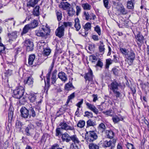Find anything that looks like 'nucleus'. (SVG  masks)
<instances>
[{"label":"nucleus","instance_id":"1","mask_svg":"<svg viewBox=\"0 0 149 149\" xmlns=\"http://www.w3.org/2000/svg\"><path fill=\"white\" fill-rule=\"evenodd\" d=\"M120 85V83L119 82L116 80H114L112 81L111 84L108 85L109 89L112 91L117 98L120 97L121 94L118 91L119 87Z\"/></svg>","mask_w":149,"mask_h":149},{"label":"nucleus","instance_id":"2","mask_svg":"<svg viewBox=\"0 0 149 149\" xmlns=\"http://www.w3.org/2000/svg\"><path fill=\"white\" fill-rule=\"evenodd\" d=\"M50 31V29L46 26L40 27L38 30L35 31L36 35L38 36L44 37L49 35Z\"/></svg>","mask_w":149,"mask_h":149},{"label":"nucleus","instance_id":"3","mask_svg":"<svg viewBox=\"0 0 149 149\" xmlns=\"http://www.w3.org/2000/svg\"><path fill=\"white\" fill-rule=\"evenodd\" d=\"M24 93V90L23 87H17L13 91V97L15 98L19 99L23 96Z\"/></svg>","mask_w":149,"mask_h":149},{"label":"nucleus","instance_id":"4","mask_svg":"<svg viewBox=\"0 0 149 149\" xmlns=\"http://www.w3.org/2000/svg\"><path fill=\"white\" fill-rule=\"evenodd\" d=\"M56 58V56L55 55H54L53 56V62L51 64L50 68L49 69V72L47 74L46 76L47 77V84H46L45 83V86L49 88V84L50 82V74L51 72L53 69L54 66V64L55 61V60Z\"/></svg>","mask_w":149,"mask_h":149},{"label":"nucleus","instance_id":"5","mask_svg":"<svg viewBox=\"0 0 149 149\" xmlns=\"http://www.w3.org/2000/svg\"><path fill=\"white\" fill-rule=\"evenodd\" d=\"M86 133L88 134L87 137H86L87 142H93L96 140L98 138L96 133L94 131H90L86 132Z\"/></svg>","mask_w":149,"mask_h":149},{"label":"nucleus","instance_id":"6","mask_svg":"<svg viewBox=\"0 0 149 149\" xmlns=\"http://www.w3.org/2000/svg\"><path fill=\"white\" fill-rule=\"evenodd\" d=\"M135 55L134 52L132 50L130 51L128 54L125 56L126 59V61H128V64L130 65H131L133 63V61L135 59Z\"/></svg>","mask_w":149,"mask_h":149},{"label":"nucleus","instance_id":"7","mask_svg":"<svg viewBox=\"0 0 149 149\" xmlns=\"http://www.w3.org/2000/svg\"><path fill=\"white\" fill-rule=\"evenodd\" d=\"M136 41L139 47H141L145 39L143 36L140 33H139L136 35H135Z\"/></svg>","mask_w":149,"mask_h":149},{"label":"nucleus","instance_id":"8","mask_svg":"<svg viewBox=\"0 0 149 149\" xmlns=\"http://www.w3.org/2000/svg\"><path fill=\"white\" fill-rule=\"evenodd\" d=\"M34 128L33 125L31 124H29L25 130L26 135L27 136H30L33 134L34 132Z\"/></svg>","mask_w":149,"mask_h":149},{"label":"nucleus","instance_id":"9","mask_svg":"<svg viewBox=\"0 0 149 149\" xmlns=\"http://www.w3.org/2000/svg\"><path fill=\"white\" fill-rule=\"evenodd\" d=\"M24 45L26 47L27 50L28 52L32 51L33 49V43L29 39L26 40L25 41Z\"/></svg>","mask_w":149,"mask_h":149},{"label":"nucleus","instance_id":"10","mask_svg":"<svg viewBox=\"0 0 149 149\" xmlns=\"http://www.w3.org/2000/svg\"><path fill=\"white\" fill-rule=\"evenodd\" d=\"M21 116L25 118H27L29 116V110L25 107H22L20 110Z\"/></svg>","mask_w":149,"mask_h":149},{"label":"nucleus","instance_id":"11","mask_svg":"<svg viewBox=\"0 0 149 149\" xmlns=\"http://www.w3.org/2000/svg\"><path fill=\"white\" fill-rule=\"evenodd\" d=\"M19 35L17 31H14L11 33H8V36L9 38V42L11 43L12 41H14Z\"/></svg>","mask_w":149,"mask_h":149},{"label":"nucleus","instance_id":"12","mask_svg":"<svg viewBox=\"0 0 149 149\" xmlns=\"http://www.w3.org/2000/svg\"><path fill=\"white\" fill-rule=\"evenodd\" d=\"M64 28L63 25L59 27L56 30L55 33L56 36L61 38L64 35Z\"/></svg>","mask_w":149,"mask_h":149},{"label":"nucleus","instance_id":"13","mask_svg":"<svg viewBox=\"0 0 149 149\" xmlns=\"http://www.w3.org/2000/svg\"><path fill=\"white\" fill-rule=\"evenodd\" d=\"M88 70V72L85 74L84 78L86 81H91L93 80V71L90 68H89Z\"/></svg>","mask_w":149,"mask_h":149},{"label":"nucleus","instance_id":"14","mask_svg":"<svg viewBox=\"0 0 149 149\" xmlns=\"http://www.w3.org/2000/svg\"><path fill=\"white\" fill-rule=\"evenodd\" d=\"M62 129L65 130L67 131L68 130H74V127L73 126H71L69 125L65 122L61 123L60 124Z\"/></svg>","mask_w":149,"mask_h":149},{"label":"nucleus","instance_id":"15","mask_svg":"<svg viewBox=\"0 0 149 149\" xmlns=\"http://www.w3.org/2000/svg\"><path fill=\"white\" fill-rule=\"evenodd\" d=\"M86 105L88 108L93 111L95 113L97 114L98 113V111L95 107L93 104H91L88 102H87Z\"/></svg>","mask_w":149,"mask_h":149},{"label":"nucleus","instance_id":"16","mask_svg":"<svg viewBox=\"0 0 149 149\" xmlns=\"http://www.w3.org/2000/svg\"><path fill=\"white\" fill-rule=\"evenodd\" d=\"M71 136H70L67 133H65L62 134L61 138L63 141L68 143L71 141Z\"/></svg>","mask_w":149,"mask_h":149},{"label":"nucleus","instance_id":"17","mask_svg":"<svg viewBox=\"0 0 149 149\" xmlns=\"http://www.w3.org/2000/svg\"><path fill=\"white\" fill-rule=\"evenodd\" d=\"M83 28L86 31L84 33V34H82V35L85 37L88 34L87 31L91 29V23L90 22L86 23L84 26H83Z\"/></svg>","mask_w":149,"mask_h":149},{"label":"nucleus","instance_id":"18","mask_svg":"<svg viewBox=\"0 0 149 149\" xmlns=\"http://www.w3.org/2000/svg\"><path fill=\"white\" fill-rule=\"evenodd\" d=\"M58 77L63 81L65 82L68 79L66 74L64 72H61L58 74Z\"/></svg>","mask_w":149,"mask_h":149},{"label":"nucleus","instance_id":"19","mask_svg":"<svg viewBox=\"0 0 149 149\" xmlns=\"http://www.w3.org/2000/svg\"><path fill=\"white\" fill-rule=\"evenodd\" d=\"M70 6V4L67 2H62L60 3L59 5V7L64 10H66L68 8H69Z\"/></svg>","mask_w":149,"mask_h":149},{"label":"nucleus","instance_id":"20","mask_svg":"<svg viewBox=\"0 0 149 149\" xmlns=\"http://www.w3.org/2000/svg\"><path fill=\"white\" fill-rule=\"evenodd\" d=\"M118 116H115L112 118V120L114 123H118L120 120H123V118L120 115H118Z\"/></svg>","mask_w":149,"mask_h":149},{"label":"nucleus","instance_id":"21","mask_svg":"<svg viewBox=\"0 0 149 149\" xmlns=\"http://www.w3.org/2000/svg\"><path fill=\"white\" fill-rule=\"evenodd\" d=\"M28 98L31 102H35L37 98L36 94L33 93H30L29 94Z\"/></svg>","mask_w":149,"mask_h":149},{"label":"nucleus","instance_id":"22","mask_svg":"<svg viewBox=\"0 0 149 149\" xmlns=\"http://www.w3.org/2000/svg\"><path fill=\"white\" fill-rule=\"evenodd\" d=\"M105 134L107 137L110 139L113 138L114 135V132L111 130H106Z\"/></svg>","mask_w":149,"mask_h":149},{"label":"nucleus","instance_id":"23","mask_svg":"<svg viewBox=\"0 0 149 149\" xmlns=\"http://www.w3.org/2000/svg\"><path fill=\"white\" fill-rule=\"evenodd\" d=\"M57 72V70H55L52 73L51 77V83L52 84H54L56 81V74Z\"/></svg>","mask_w":149,"mask_h":149},{"label":"nucleus","instance_id":"24","mask_svg":"<svg viewBox=\"0 0 149 149\" xmlns=\"http://www.w3.org/2000/svg\"><path fill=\"white\" fill-rule=\"evenodd\" d=\"M39 0H30L27 2V5L28 7H33L36 5Z\"/></svg>","mask_w":149,"mask_h":149},{"label":"nucleus","instance_id":"25","mask_svg":"<svg viewBox=\"0 0 149 149\" xmlns=\"http://www.w3.org/2000/svg\"><path fill=\"white\" fill-rule=\"evenodd\" d=\"M64 88L66 90L69 91L73 89H74V87L71 83L69 82L65 84Z\"/></svg>","mask_w":149,"mask_h":149},{"label":"nucleus","instance_id":"26","mask_svg":"<svg viewBox=\"0 0 149 149\" xmlns=\"http://www.w3.org/2000/svg\"><path fill=\"white\" fill-rule=\"evenodd\" d=\"M33 82V79L31 77H28L26 80H24V81L25 84H27L29 85H32Z\"/></svg>","mask_w":149,"mask_h":149},{"label":"nucleus","instance_id":"27","mask_svg":"<svg viewBox=\"0 0 149 149\" xmlns=\"http://www.w3.org/2000/svg\"><path fill=\"white\" fill-rule=\"evenodd\" d=\"M39 8L40 7L39 6H36L33 9V13L34 16H38L39 15Z\"/></svg>","mask_w":149,"mask_h":149},{"label":"nucleus","instance_id":"28","mask_svg":"<svg viewBox=\"0 0 149 149\" xmlns=\"http://www.w3.org/2000/svg\"><path fill=\"white\" fill-rule=\"evenodd\" d=\"M35 58V56L34 54L30 55L29 56L28 59V63L30 65L33 64Z\"/></svg>","mask_w":149,"mask_h":149},{"label":"nucleus","instance_id":"29","mask_svg":"<svg viewBox=\"0 0 149 149\" xmlns=\"http://www.w3.org/2000/svg\"><path fill=\"white\" fill-rule=\"evenodd\" d=\"M72 140L73 142V144H79L80 141L77 138L76 135H73L71 136V141Z\"/></svg>","mask_w":149,"mask_h":149},{"label":"nucleus","instance_id":"30","mask_svg":"<svg viewBox=\"0 0 149 149\" xmlns=\"http://www.w3.org/2000/svg\"><path fill=\"white\" fill-rule=\"evenodd\" d=\"M13 114V108L10 107L8 112V118L9 120L12 121Z\"/></svg>","mask_w":149,"mask_h":149},{"label":"nucleus","instance_id":"31","mask_svg":"<svg viewBox=\"0 0 149 149\" xmlns=\"http://www.w3.org/2000/svg\"><path fill=\"white\" fill-rule=\"evenodd\" d=\"M75 23L74 27L77 31H79L81 27L79 19L78 18L76 19H75Z\"/></svg>","mask_w":149,"mask_h":149},{"label":"nucleus","instance_id":"32","mask_svg":"<svg viewBox=\"0 0 149 149\" xmlns=\"http://www.w3.org/2000/svg\"><path fill=\"white\" fill-rule=\"evenodd\" d=\"M117 10L120 13V14L125 15L127 13V11L125 10L123 6L119 7Z\"/></svg>","mask_w":149,"mask_h":149},{"label":"nucleus","instance_id":"33","mask_svg":"<svg viewBox=\"0 0 149 149\" xmlns=\"http://www.w3.org/2000/svg\"><path fill=\"white\" fill-rule=\"evenodd\" d=\"M106 128V126L103 123H101L100 124L98 127L99 131L102 133L105 131Z\"/></svg>","mask_w":149,"mask_h":149},{"label":"nucleus","instance_id":"34","mask_svg":"<svg viewBox=\"0 0 149 149\" xmlns=\"http://www.w3.org/2000/svg\"><path fill=\"white\" fill-rule=\"evenodd\" d=\"M38 21L34 19L32 21L30 24H29L31 28H34L38 26Z\"/></svg>","mask_w":149,"mask_h":149},{"label":"nucleus","instance_id":"35","mask_svg":"<svg viewBox=\"0 0 149 149\" xmlns=\"http://www.w3.org/2000/svg\"><path fill=\"white\" fill-rule=\"evenodd\" d=\"M29 116L30 118L31 116L34 117L36 116V112L32 108H31L29 109Z\"/></svg>","mask_w":149,"mask_h":149},{"label":"nucleus","instance_id":"36","mask_svg":"<svg viewBox=\"0 0 149 149\" xmlns=\"http://www.w3.org/2000/svg\"><path fill=\"white\" fill-rule=\"evenodd\" d=\"M56 13L58 21H61L62 17L61 12L60 10H56Z\"/></svg>","mask_w":149,"mask_h":149},{"label":"nucleus","instance_id":"37","mask_svg":"<svg viewBox=\"0 0 149 149\" xmlns=\"http://www.w3.org/2000/svg\"><path fill=\"white\" fill-rule=\"evenodd\" d=\"M82 7L84 10H89L91 9V6L88 3H86L82 4Z\"/></svg>","mask_w":149,"mask_h":149},{"label":"nucleus","instance_id":"38","mask_svg":"<svg viewBox=\"0 0 149 149\" xmlns=\"http://www.w3.org/2000/svg\"><path fill=\"white\" fill-rule=\"evenodd\" d=\"M112 144V141L109 140V141H106L103 143V146L105 148L109 147L111 146Z\"/></svg>","mask_w":149,"mask_h":149},{"label":"nucleus","instance_id":"39","mask_svg":"<svg viewBox=\"0 0 149 149\" xmlns=\"http://www.w3.org/2000/svg\"><path fill=\"white\" fill-rule=\"evenodd\" d=\"M31 28L29 24L25 25L24 28L22 33L23 34H25L27 33L30 29Z\"/></svg>","mask_w":149,"mask_h":149},{"label":"nucleus","instance_id":"40","mask_svg":"<svg viewBox=\"0 0 149 149\" xmlns=\"http://www.w3.org/2000/svg\"><path fill=\"white\" fill-rule=\"evenodd\" d=\"M87 126H94L96 125L95 121L89 119L86 122Z\"/></svg>","mask_w":149,"mask_h":149},{"label":"nucleus","instance_id":"41","mask_svg":"<svg viewBox=\"0 0 149 149\" xmlns=\"http://www.w3.org/2000/svg\"><path fill=\"white\" fill-rule=\"evenodd\" d=\"M43 54L46 56L49 55L51 53V49L48 47L44 48Z\"/></svg>","mask_w":149,"mask_h":149},{"label":"nucleus","instance_id":"42","mask_svg":"<svg viewBox=\"0 0 149 149\" xmlns=\"http://www.w3.org/2000/svg\"><path fill=\"white\" fill-rule=\"evenodd\" d=\"M89 147L90 149H99V146L96 144L91 143L89 145Z\"/></svg>","mask_w":149,"mask_h":149},{"label":"nucleus","instance_id":"43","mask_svg":"<svg viewBox=\"0 0 149 149\" xmlns=\"http://www.w3.org/2000/svg\"><path fill=\"white\" fill-rule=\"evenodd\" d=\"M85 124V122L84 120H80L77 124V126L80 128H82L84 127Z\"/></svg>","mask_w":149,"mask_h":149},{"label":"nucleus","instance_id":"44","mask_svg":"<svg viewBox=\"0 0 149 149\" xmlns=\"http://www.w3.org/2000/svg\"><path fill=\"white\" fill-rule=\"evenodd\" d=\"M120 50L122 54L123 55H124L125 57L130 52L128 49L123 48H120Z\"/></svg>","mask_w":149,"mask_h":149},{"label":"nucleus","instance_id":"45","mask_svg":"<svg viewBox=\"0 0 149 149\" xmlns=\"http://www.w3.org/2000/svg\"><path fill=\"white\" fill-rule=\"evenodd\" d=\"M13 73V70H12L8 69L7 70H6L5 72V76L8 77L12 75Z\"/></svg>","mask_w":149,"mask_h":149},{"label":"nucleus","instance_id":"46","mask_svg":"<svg viewBox=\"0 0 149 149\" xmlns=\"http://www.w3.org/2000/svg\"><path fill=\"white\" fill-rule=\"evenodd\" d=\"M75 97V93H73L72 94H71L68 97V98L67 100V101L66 102V103L67 104H68L69 102L70 101V100L73 99Z\"/></svg>","mask_w":149,"mask_h":149},{"label":"nucleus","instance_id":"47","mask_svg":"<svg viewBox=\"0 0 149 149\" xmlns=\"http://www.w3.org/2000/svg\"><path fill=\"white\" fill-rule=\"evenodd\" d=\"M104 47V45L102 43L99 47V51L102 54H103L105 50Z\"/></svg>","mask_w":149,"mask_h":149},{"label":"nucleus","instance_id":"48","mask_svg":"<svg viewBox=\"0 0 149 149\" xmlns=\"http://www.w3.org/2000/svg\"><path fill=\"white\" fill-rule=\"evenodd\" d=\"M6 48L0 42V54L2 55V54H3L4 52V50Z\"/></svg>","mask_w":149,"mask_h":149},{"label":"nucleus","instance_id":"49","mask_svg":"<svg viewBox=\"0 0 149 149\" xmlns=\"http://www.w3.org/2000/svg\"><path fill=\"white\" fill-rule=\"evenodd\" d=\"M112 63V61L110 58H108L106 60V64L105 67L108 69L109 67V66Z\"/></svg>","mask_w":149,"mask_h":149},{"label":"nucleus","instance_id":"50","mask_svg":"<svg viewBox=\"0 0 149 149\" xmlns=\"http://www.w3.org/2000/svg\"><path fill=\"white\" fill-rule=\"evenodd\" d=\"M75 14V11L73 8H70L68 10V15L69 16H72Z\"/></svg>","mask_w":149,"mask_h":149},{"label":"nucleus","instance_id":"51","mask_svg":"<svg viewBox=\"0 0 149 149\" xmlns=\"http://www.w3.org/2000/svg\"><path fill=\"white\" fill-rule=\"evenodd\" d=\"M103 2L104 6L106 8L108 9L110 8L109 0H103Z\"/></svg>","mask_w":149,"mask_h":149},{"label":"nucleus","instance_id":"52","mask_svg":"<svg viewBox=\"0 0 149 149\" xmlns=\"http://www.w3.org/2000/svg\"><path fill=\"white\" fill-rule=\"evenodd\" d=\"M102 113L105 115L112 116L113 115L112 111L111 109H109L106 111H103Z\"/></svg>","mask_w":149,"mask_h":149},{"label":"nucleus","instance_id":"53","mask_svg":"<svg viewBox=\"0 0 149 149\" xmlns=\"http://www.w3.org/2000/svg\"><path fill=\"white\" fill-rule=\"evenodd\" d=\"M89 60L92 63H94L97 61V58L95 56L91 55L89 56Z\"/></svg>","mask_w":149,"mask_h":149},{"label":"nucleus","instance_id":"54","mask_svg":"<svg viewBox=\"0 0 149 149\" xmlns=\"http://www.w3.org/2000/svg\"><path fill=\"white\" fill-rule=\"evenodd\" d=\"M127 7L129 9H132L134 8V4L132 1H128L127 2Z\"/></svg>","mask_w":149,"mask_h":149},{"label":"nucleus","instance_id":"55","mask_svg":"<svg viewBox=\"0 0 149 149\" xmlns=\"http://www.w3.org/2000/svg\"><path fill=\"white\" fill-rule=\"evenodd\" d=\"M94 30L99 36L101 35V29L97 25L94 28Z\"/></svg>","mask_w":149,"mask_h":149},{"label":"nucleus","instance_id":"56","mask_svg":"<svg viewBox=\"0 0 149 149\" xmlns=\"http://www.w3.org/2000/svg\"><path fill=\"white\" fill-rule=\"evenodd\" d=\"M103 65V63L100 60H98L97 62V64L95 65V67L96 68H97L98 67H99L100 68H102Z\"/></svg>","mask_w":149,"mask_h":149},{"label":"nucleus","instance_id":"57","mask_svg":"<svg viewBox=\"0 0 149 149\" xmlns=\"http://www.w3.org/2000/svg\"><path fill=\"white\" fill-rule=\"evenodd\" d=\"M84 15L86 19L88 20V19H91V18H90V16L88 12L84 11Z\"/></svg>","mask_w":149,"mask_h":149},{"label":"nucleus","instance_id":"58","mask_svg":"<svg viewBox=\"0 0 149 149\" xmlns=\"http://www.w3.org/2000/svg\"><path fill=\"white\" fill-rule=\"evenodd\" d=\"M112 71L113 74L115 75H118V74L120 72V69H118L116 68H113L112 69Z\"/></svg>","mask_w":149,"mask_h":149},{"label":"nucleus","instance_id":"59","mask_svg":"<svg viewBox=\"0 0 149 149\" xmlns=\"http://www.w3.org/2000/svg\"><path fill=\"white\" fill-rule=\"evenodd\" d=\"M85 116L88 118H91L93 117V113L91 112H88V111H86L85 112Z\"/></svg>","mask_w":149,"mask_h":149},{"label":"nucleus","instance_id":"60","mask_svg":"<svg viewBox=\"0 0 149 149\" xmlns=\"http://www.w3.org/2000/svg\"><path fill=\"white\" fill-rule=\"evenodd\" d=\"M77 144L72 143L70 146L71 148V149H79Z\"/></svg>","mask_w":149,"mask_h":149},{"label":"nucleus","instance_id":"61","mask_svg":"<svg viewBox=\"0 0 149 149\" xmlns=\"http://www.w3.org/2000/svg\"><path fill=\"white\" fill-rule=\"evenodd\" d=\"M76 15L78 16L81 11V8L80 6H77L76 7Z\"/></svg>","mask_w":149,"mask_h":149},{"label":"nucleus","instance_id":"62","mask_svg":"<svg viewBox=\"0 0 149 149\" xmlns=\"http://www.w3.org/2000/svg\"><path fill=\"white\" fill-rule=\"evenodd\" d=\"M59 146L57 143L54 144L51 146L49 149H58L59 148Z\"/></svg>","mask_w":149,"mask_h":149},{"label":"nucleus","instance_id":"63","mask_svg":"<svg viewBox=\"0 0 149 149\" xmlns=\"http://www.w3.org/2000/svg\"><path fill=\"white\" fill-rule=\"evenodd\" d=\"M63 26L67 27V26H71L72 25V23L71 22H64L63 23Z\"/></svg>","mask_w":149,"mask_h":149},{"label":"nucleus","instance_id":"64","mask_svg":"<svg viewBox=\"0 0 149 149\" xmlns=\"http://www.w3.org/2000/svg\"><path fill=\"white\" fill-rule=\"evenodd\" d=\"M126 147L128 149H135L133 145L132 144L129 143H127Z\"/></svg>","mask_w":149,"mask_h":149}]
</instances>
